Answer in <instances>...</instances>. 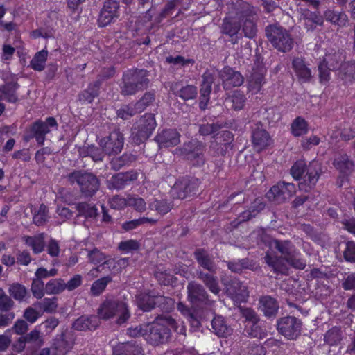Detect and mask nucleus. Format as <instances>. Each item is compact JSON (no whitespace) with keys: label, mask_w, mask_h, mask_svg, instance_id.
Masks as SVG:
<instances>
[{"label":"nucleus","mask_w":355,"mask_h":355,"mask_svg":"<svg viewBox=\"0 0 355 355\" xmlns=\"http://www.w3.org/2000/svg\"><path fill=\"white\" fill-rule=\"evenodd\" d=\"M149 71L146 69H131L123 72L119 83L123 96H133L148 88Z\"/></svg>","instance_id":"f257e3e1"},{"label":"nucleus","mask_w":355,"mask_h":355,"mask_svg":"<svg viewBox=\"0 0 355 355\" xmlns=\"http://www.w3.org/2000/svg\"><path fill=\"white\" fill-rule=\"evenodd\" d=\"M176 321L171 316H157L148 330L147 340L153 345H157L167 343L171 336V329L177 330Z\"/></svg>","instance_id":"f03ea898"},{"label":"nucleus","mask_w":355,"mask_h":355,"mask_svg":"<svg viewBox=\"0 0 355 355\" xmlns=\"http://www.w3.org/2000/svg\"><path fill=\"white\" fill-rule=\"evenodd\" d=\"M271 247L277 250L282 256L272 257L267 253L264 257L266 263L276 273H285L288 270L285 262L297 251L295 246L289 241L275 239L271 243Z\"/></svg>","instance_id":"7ed1b4c3"},{"label":"nucleus","mask_w":355,"mask_h":355,"mask_svg":"<svg viewBox=\"0 0 355 355\" xmlns=\"http://www.w3.org/2000/svg\"><path fill=\"white\" fill-rule=\"evenodd\" d=\"M67 181L76 184L81 194L85 198H92L100 188V180L93 173L86 170H74L67 175Z\"/></svg>","instance_id":"20e7f679"},{"label":"nucleus","mask_w":355,"mask_h":355,"mask_svg":"<svg viewBox=\"0 0 355 355\" xmlns=\"http://www.w3.org/2000/svg\"><path fill=\"white\" fill-rule=\"evenodd\" d=\"M265 31L267 38L279 51L286 53L293 49V40L285 28L276 25H270L266 27Z\"/></svg>","instance_id":"39448f33"},{"label":"nucleus","mask_w":355,"mask_h":355,"mask_svg":"<svg viewBox=\"0 0 355 355\" xmlns=\"http://www.w3.org/2000/svg\"><path fill=\"white\" fill-rule=\"evenodd\" d=\"M156 125L154 115L145 114L134 124L132 128V141L139 145L146 141L152 135Z\"/></svg>","instance_id":"423d86ee"},{"label":"nucleus","mask_w":355,"mask_h":355,"mask_svg":"<svg viewBox=\"0 0 355 355\" xmlns=\"http://www.w3.org/2000/svg\"><path fill=\"white\" fill-rule=\"evenodd\" d=\"M98 314L105 320L117 315L118 324L124 323L130 317L125 303L114 299L105 300L99 309Z\"/></svg>","instance_id":"0eeeda50"},{"label":"nucleus","mask_w":355,"mask_h":355,"mask_svg":"<svg viewBox=\"0 0 355 355\" xmlns=\"http://www.w3.org/2000/svg\"><path fill=\"white\" fill-rule=\"evenodd\" d=\"M200 181L197 178H182L178 180L171 189V196L176 199H185L196 194Z\"/></svg>","instance_id":"6e6552de"},{"label":"nucleus","mask_w":355,"mask_h":355,"mask_svg":"<svg viewBox=\"0 0 355 355\" xmlns=\"http://www.w3.org/2000/svg\"><path fill=\"white\" fill-rule=\"evenodd\" d=\"M58 123L54 117H47L45 121L37 120L34 122L30 130L29 136L26 140L35 138L38 144L42 145L45 141V136L51 132L52 128L57 129Z\"/></svg>","instance_id":"1a4fd4ad"},{"label":"nucleus","mask_w":355,"mask_h":355,"mask_svg":"<svg viewBox=\"0 0 355 355\" xmlns=\"http://www.w3.org/2000/svg\"><path fill=\"white\" fill-rule=\"evenodd\" d=\"M302 322L294 316H286L277 320V330L279 334L289 340H295L302 331Z\"/></svg>","instance_id":"9d476101"},{"label":"nucleus","mask_w":355,"mask_h":355,"mask_svg":"<svg viewBox=\"0 0 355 355\" xmlns=\"http://www.w3.org/2000/svg\"><path fill=\"white\" fill-rule=\"evenodd\" d=\"M119 2L116 0H105L97 20L100 27H105L114 22L119 17Z\"/></svg>","instance_id":"9b49d317"},{"label":"nucleus","mask_w":355,"mask_h":355,"mask_svg":"<svg viewBox=\"0 0 355 355\" xmlns=\"http://www.w3.org/2000/svg\"><path fill=\"white\" fill-rule=\"evenodd\" d=\"M175 153L184 156L193 162V165L200 166L205 162L203 147L196 141L184 143L182 147L175 149Z\"/></svg>","instance_id":"f8f14e48"},{"label":"nucleus","mask_w":355,"mask_h":355,"mask_svg":"<svg viewBox=\"0 0 355 355\" xmlns=\"http://www.w3.org/2000/svg\"><path fill=\"white\" fill-rule=\"evenodd\" d=\"M100 146L106 155H111L120 153L124 145L123 135L116 129L107 137H105L100 141Z\"/></svg>","instance_id":"ddd939ff"},{"label":"nucleus","mask_w":355,"mask_h":355,"mask_svg":"<svg viewBox=\"0 0 355 355\" xmlns=\"http://www.w3.org/2000/svg\"><path fill=\"white\" fill-rule=\"evenodd\" d=\"M295 192V187L293 184L282 182L272 187L267 193L266 197L271 202L281 204L290 198Z\"/></svg>","instance_id":"4468645a"},{"label":"nucleus","mask_w":355,"mask_h":355,"mask_svg":"<svg viewBox=\"0 0 355 355\" xmlns=\"http://www.w3.org/2000/svg\"><path fill=\"white\" fill-rule=\"evenodd\" d=\"M322 173L321 164L316 160L311 162L303 177V182L299 184L300 189L308 191L313 188Z\"/></svg>","instance_id":"2eb2a0df"},{"label":"nucleus","mask_w":355,"mask_h":355,"mask_svg":"<svg viewBox=\"0 0 355 355\" xmlns=\"http://www.w3.org/2000/svg\"><path fill=\"white\" fill-rule=\"evenodd\" d=\"M272 138L269 133L263 128L261 123L254 124L252 128V142L254 148L261 151L272 144Z\"/></svg>","instance_id":"dca6fc26"},{"label":"nucleus","mask_w":355,"mask_h":355,"mask_svg":"<svg viewBox=\"0 0 355 355\" xmlns=\"http://www.w3.org/2000/svg\"><path fill=\"white\" fill-rule=\"evenodd\" d=\"M188 300L193 304L198 302L209 304V295L202 285L194 281L188 283L187 286Z\"/></svg>","instance_id":"f3484780"},{"label":"nucleus","mask_w":355,"mask_h":355,"mask_svg":"<svg viewBox=\"0 0 355 355\" xmlns=\"http://www.w3.org/2000/svg\"><path fill=\"white\" fill-rule=\"evenodd\" d=\"M227 294L236 302H245L249 296L248 287L239 279H231L226 284Z\"/></svg>","instance_id":"a211bd4d"},{"label":"nucleus","mask_w":355,"mask_h":355,"mask_svg":"<svg viewBox=\"0 0 355 355\" xmlns=\"http://www.w3.org/2000/svg\"><path fill=\"white\" fill-rule=\"evenodd\" d=\"M219 77L222 80L223 87L225 89L239 87L244 81V78L240 72L235 71L229 67L223 68L219 72Z\"/></svg>","instance_id":"6ab92c4d"},{"label":"nucleus","mask_w":355,"mask_h":355,"mask_svg":"<svg viewBox=\"0 0 355 355\" xmlns=\"http://www.w3.org/2000/svg\"><path fill=\"white\" fill-rule=\"evenodd\" d=\"M137 178V173L133 171L118 173L107 182V187L110 189L121 190L130 184V182L136 180Z\"/></svg>","instance_id":"aec40b11"},{"label":"nucleus","mask_w":355,"mask_h":355,"mask_svg":"<svg viewBox=\"0 0 355 355\" xmlns=\"http://www.w3.org/2000/svg\"><path fill=\"white\" fill-rule=\"evenodd\" d=\"M155 140L159 148L173 147L180 144V134L175 129H166L159 132Z\"/></svg>","instance_id":"412c9836"},{"label":"nucleus","mask_w":355,"mask_h":355,"mask_svg":"<svg viewBox=\"0 0 355 355\" xmlns=\"http://www.w3.org/2000/svg\"><path fill=\"white\" fill-rule=\"evenodd\" d=\"M193 257L199 266L211 273H216L217 266L214 257L205 248H196Z\"/></svg>","instance_id":"4be33fe9"},{"label":"nucleus","mask_w":355,"mask_h":355,"mask_svg":"<svg viewBox=\"0 0 355 355\" xmlns=\"http://www.w3.org/2000/svg\"><path fill=\"white\" fill-rule=\"evenodd\" d=\"M300 17L307 31H313L318 26H321L324 23L323 17L318 12H313L306 8L301 9Z\"/></svg>","instance_id":"5701e85b"},{"label":"nucleus","mask_w":355,"mask_h":355,"mask_svg":"<svg viewBox=\"0 0 355 355\" xmlns=\"http://www.w3.org/2000/svg\"><path fill=\"white\" fill-rule=\"evenodd\" d=\"M100 318L96 315H83L73 323V328L77 331L95 330L100 324Z\"/></svg>","instance_id":"b1692460"},{"label":"nucleus","mask_w":355,"mask_h":355,"mask_svg":"<svg viewBox=\"0 0 355 355\" xmlns=\"http://www.w3.org/2000/svg\"><path fill=\"white\" fill-rule=\"evenodd\" d=\"M113 355H144L142 347L136 342L119 343L113 348Z\"/></svg>","instance_id":"393cba45"},{"label":"nucleus","mask_w":355,"mask_h":355,"mask_svg":"<svg viewBox=\"0 0 355 355\" xmlns=\"http://www.w3.org/2000/svg\"><path fill=\"white\" fill-rule=\"evenodd\" d=\"M259 308L267 318L275 317L279 310L276 299L270 295H263L259 298Z\"/></svg>","instance_id":"a878e982"},{"label":"nucleus","mask_w":355,"mask_h":355,"mask_svg":"<svg viewBox=\"0 0 355 355\" xmlns=\"http://www.w3.org/2000/svg\"><path fill=\"white\" fill-rule=\"evenodd\" d=\"M233 7L235 9L234 12L239 21L246 18H252L257 14V10L254 6L242 0H236L233 3Z\"/></svg>","instance_id":"bb28decb"},{"label":"nucleus","mask_w":355,"mask_h":355,"mask_svg":"<svg viewBox=\"0 0 355 355\" xmlns=\"http://www.w3.org/2000/svg\"><path fill=\"white\" fill-rule=\"evenodd\" d=\"M292 67L301 82L307 83L311 80V71L302 58H295L292 62Z\"/></svg>","instance_id":"cd10ccee"},{"label":"nucleus","mask_w":355,"mask_h":355,"mask_svg":"<svg viewBox=\"0 0 355 355\" xmlns=\"http://www.w3.org/2000/svg\"><path fill=\"white\" fill-rule=\"evenodd\" d=\"M214 273L205 272L202 270H197V278L200 279L214 294L218 295L220 288L218 285V278L214 275Z\"/></svg>","instance_id":"c85d7f7f"},{"label":"nucleus","mask_w":355,"mask_h":355,"mask_svg":"<svg viewBox=\"0 0 355 355\" xmlns=\"http://www.w3.org/2000/svg\"><path fill=\"white\" fill-rule=\"evenodd\" d=\"M333 165L344 175H349L354 169V162L346 154L338 155L334 159Z\"/></svg>","instance_id":"c756f323"},{"label":"nucleus","mask_w":355,"mask_h":355,"mask_svg":"<svg viewBox=\"0 0 355 355\" xmlns=\"http://www.w3.org/2000/svg\"><path fill=\"white\" fill-rule=\"evenodd\" d=\"M101 85V80H96L90 83L87 89L78 94V100L83 103H92L94 98L98 96Z\"/></svg>","instance_id":"7c9ffc66"},{"label":"nucleus","mask_w":355,"mask_h":355,"mask_svg":"<svg viewBox=\"0 0 355 355\" xmlns=\"http://www.w3.org/2000/svg\"><path fill=\"white\" fill-rule=\"evenodd\" d=\"M180 83H175L171 87V89L176 96L180 97L183 100L187 101L193 99L197 96L198 90L196 87L190 85L180 87Z\"/></svg>","instance_id":"2f4dec72"},{"label":"nucleus","mask_w":355,"mask_h":355,"mask_svg":"<svg viewBox=\"0 0 355 355\" xmlns=\"http://www.w3.org/2000/svg\"><path fill=\"white\" fill-rule=\"evenodd\" d=\"M211 326L214 332L219 337H225L232 332L231 327L226 324L222 316L214 317L211 320Z\"/></svg>","instance_id":"473e14b6"},{"label":"nucleus","mask_w":355,"mask_h":355,"mask_svg":"<svg viewBox=\"0 0 355 355\" xmlns=\"http://www.w3.org/2000/svg\"><path fill=\"white\" fill-rule=\"evenodd\" d=\"M324 16L327 21L340 27L345 26L348 21V17L344 12L327 10L324 12Z\"/></svg>","instance_id":"72a5a7b5"},{"label":"nucleus","mask_w":355,"mask_h":355,"mask_svg":"<svg viewBox=\"0 0 355 355\" xmlns=\"http://www.w3.org/2000/svg\"><path fill=\"white\" fill-rule=\"evenodd\" d=\"M4 100L8 103H16L19 98L17 94V90L19 85L15 82H9L1 86Z\"/></svg>","instance_id":"f704fd0d"},{"label":"nucleus","mask_w":355,"mask_h":355,"mask_svg":"<svg viewBox=\"0 0 355 355\" xmlns=\"http://www.w3.org/2000/svg\"><path fill=\"white\" fill-rule=\"evenodd\" d=\"M340 77L345 85L355 83V62H347L342 65Z\"/></svg>","instance_id":"c9c22d12"},{"label":"nucleus","mask_w":355,"mask_h":355,"mask_svg":"<svg viewBox=\"0 0 355 355\" xmlns=\"http://www.w3.org/2000/svg\"><path fill=\"white\" fill-rule=\"evenodd\" d=\"M136 160V157L131 153H124L118 157H114L110 162L111 168L119 171L122 167L129 166Z\"/></svg>","instance_id":"e433bc0d"},{"label":"nucleus","mask_w":355,"mask_h":355,"mask_svg":"<svg viewBox=\"0 0 355 355\" xmlns=\"http://www.w3.org/2000/svg\"><path fill=\"white\" fill-rule=\"evenodd\" d=\"M202 80L200 90V96L203 98L209 97L212 84L214 81L215 74L207 70L202 76Z\"/></svg>","instance_id":"4c0bfd02"},{"label":"nucleus","mask_w":355,"mask_h":355,"mask_svg":"<svg viewBox=\"0 0 355 355\" xmlns=\"http://www.w3.org/2000/svg\"><path fill=\"white\" fill-rule=\"evenodd\" d=\"M345 60V56L342 51H337L325 55L323 62L329 67V69H336Z\"/></svg>","instance_id":"58836bf2"},{"label":"nucleus","mask_w":355,"mask_h":355,"mask_svg":"<svg viewBox=\"0 0 355 355\" xmlns=\"http://www.w3.org/2000/svg\"><path fill=\"white\" fill-rule=\"evenodd\" d=\"M148 207L150 209L156 211L157 214L163 216L171 210L173 203L166 199H155L148 204Z\"/></svg>","instance_id":"ea45409f"},{"label":"nucleus","mask_w":355,"mask_h":355,"mask_svg":"<svg viewBox=\"0 0 355 355\" xmlns=\"http://www.w3.org/2000/svg\"><path fill=\"white\" fill-rule=\"evenodd\" d=\"M76 208L79 216H83L86 218H95L98 215V209L95 205L85 202H79L76 205Z\"/></svg>","instance_id":"a19ab883"},{"label":"nucleus","mask_w":355,"mask_h":355,"mask_svg":"<svg viewBox=\"0 0 355 355\" xmlns=\"http://www.w3.org/2000/svg\"><path fill=\"white\" fill-rule=\"evenodd\" d=\"M343 339L342 331L340 327H334L324 335V341L330 346H336L340 343Z\"/></svg>","instance_id":"79ce46f5"},{"label":"nucleus","mask_w":355,"mask_h":355,"mask_svg":"<svg viewBox=\"0 0 355 355\" xmlns=\"http://www.w3.org/2000/svg\"><path fill=\"white\" fill-rule=\"evenodd\" d=\"M264 81V69L254 70L249 80V86L252 91L257 92L261 90Z\"/></svg>","instance_id":"37998d69"},{"label":"nucleus","mask_w":355,"mask_h":355,"mask_svg":"<svg viewBox=\"0 0 355 355\" xmlns=\"http://www.w3.org/2000/svg\"><path fill=\"white\" fill-rule=\"evenodd\" d=\"M137 304L144 311H150L156 306V295L141 294L137 299Z\"/></svg>","instance_id":"c03bdc74"},{"label":"nucleus","mask_w":355,"mask_h":355,"mask_svg":"<svg viewBox=\"0 0 355 355\" xmlns=\"http://www.w3.org/2000/svg\"><path fill=\"white\" fill-rule=\"evenodd\" d=\"M240 24L245 37L252 39L257 35V26L254 17L246 18L243 21H240Z\"/></svg>","instance_id":"a18cd8bd"},{"label":"nucleus","mask_w":355,"mask_h":355,"mask_svg":"<svg viewBox=\"0 0 355 355\" xmlns=\"http://www.w3.org/2000/svg\"><path fill=\"white\" fill-rule=\"evenodd\" d=\"M64 290V281L61 278L51 279L45 284V292L49 295H58Z\"/></svg>","instance_id":"49530a36"},{"label":"nucleus","mask_w":355,"mask_h":355,"mask_svg":"<svg viewBox=\"0 0 355 355\" xmlns=\"http://www.w3.org/2000/svg\"><path fill=\"white\" fill-rule=\"evenodd\" d=\"M49 209L44 204H41L39 209L35 210L33 217V222L37 226H43L49 220Z\"/></svg>","instance_id":"de8ad7c7"},{"label":"nucleus","mask_w":355,"mask_h":355,"mask_svg":"<svg viewBox=\"0 0 355 355\" xmlns=\"http://www.w3.org/2000/svg\"><path fill=\"white\" fill-rule=\"evenodd\" d=\"M48 51L42 49L35 53L31 61V67L35 71H42L44 69L47 60Z\"/></svg>","instance_id":"09e8293b"},{"label":"nucleus","mask_w":355,"mask_h":355,"mask_svg":"<svg viewBox=\"0 0 355 355\" xmlns=\"http://www.w3.org/2000/svg\"><path fill=\"white\" fill-rule=\"evenodd\" d=\"M8 293L15 300L21 302L26 298L28 291L24 285L19 283H13L8 288Z\"/></svg>","instance_id":"8fccbe9b"},{"label":"nucleus","mask_w":355,"mask_h":355,"mask_svg":"<svg viewBox=\"0 0 355 355\" xmlns=\"http://www.w3.org/2000/svg\"><path fill=\"white\" fill-rule=\"evenodd\" d=\"M112 281V278L110 276H105L96 280L91 286V294L94 296H98L101 295L104 291L107 284Z\"/></svg>","instance_id":"3c124183"},{"label":"nucleus","mask_w":355,"mask_h":355,"mask_svg":"<svg viewBox=\"0 0 355 355\" xmlns=\"http://www.w3.org/2000/svg\"><path fill=\"white\" fill-rule=\"evenodd\" d=\"M308 132V123L302 117H297L291 124V132L295 137H300Z\"/></svg>","instance_id":"603ef678"},{"label":"nucleus","mask_w":355,"mask_h":355,"mask_svg":"<svg viewBox=\"0 0 355 355\" xmlns=\"http://www.w3.org/2000/svg\"><path fill=\"white\" fill-rule=\"evenodd\" d=\"M158 221V219H155L148 217H141L138 219L132 220L130 221L125 222L122 225V227L125 231L133 230L139 226L143 225L146 223L155 224Z\"/></svg>","instance_id":"864d4df0"},{"label":"nucleus","mask_w":355,"mask_h":355,"mask_svg":"<svg viewBox=\"0 0 355 355\" xmlns=\"http://www.w3.org/2000/svg\"><path fill=\"white\" fill-rule=\"evenodd\" d=\"M223 136L227 139V141L224 144H218L217 142L211 143L210 148L215 150V152L218 155H225L227 153V150L230 146V142L229 141H232V135L230 131H225L223 132Z\"/></svg>","instance_id":"5fc2aeb1"},{"label":"nucleus","mask_w":355,"mask_h":355,"mask_svg":"<svg viewBox=\"0 0 355 355\" xmlns=\"http://www.w3.org/2000/svg\"><path fill=\"white\" fill-rule=\"evenodd\" d=\"M155 101V94L153 92H147L135 104L136 110L139 113L143 112L147 107L150 106Z\"/></svg>","instance_id":"6e6d98bb"},{"label":"nucleus","mask_w":355,"mask_h":355,"mask_svg":"<svg viewBox=\"0 0 355 355\" xmlns=\"http://www.w3.org/2000/svg\"><path fill=\"white\" fill-rule=\"evenodd\" d=\"M52 348L56 351L57 355H65L71 349V346L65 339L64 335L62 334L60 338L54 340Z\"/></svg>","instance_id":"4d7b16f0"},{"label":"nucleus","mask_w":355,"mask_h":355,"mask_svg":"<svg viewBox=\"0 0 355 355\" xmlns=\"http://www.w3.org/2000/svg\"><path fill=\"white\" fill-rule=\"evenodd\" d=\"M241 27L240 22H233L228 19H225L222 24V32L230 37H233L239 33Z\"/></svg>","instance_id":"13d9d810"},{"label":"nucleus","mask_w":355,"mask_h":355,"mask_svg":"<svg viewBox=\"0 0 355 355\" xmlns=\"http://www.w3.org/2000/svg\"><path fill=\"white\" fill-rule=\"evenodd\" d=\"M14 306V300L0 287V311L13 312Z\"/></svg>","instance_id":"bf43d9fd"},{"label":"nucleus","mask_w":355,"mask_h":355,"mask_svg":"<svg viewBox=\"0 0 355 355\" xmlns=\"http://www.w3.org/2000/svg\"><path fill=\"white\" fill-rule=\"evenodd\" d=\"M36 306L42 309L44 312L53 313L58 308L57 298H44L42 301L35 304Z\"/></svg>","instance_id":"052dcab7"},{"label":"nucleus","mask_w":355,"mask_h":355,"mask_svg":"<svg viewBox=\"0 0 355 355\" xmlns=\"http://www.w3.org/2000/svg\"><path fill=\"white\" fill-rule=\"evenodd\" d=\"M174 300L164 295H156V306L164 312H170L174 307Z\"/></svg>","instance_id":"680f3d73"},{"label":"nucleus","mask_w":355,"mask_h":355,"mask_svg":"<svg viewBox=\"0 0 355 355\" xmlns=\"http://www.w3.org/2000/svg\"><path fill=\"white\" fill-rule=\"evenodd\" d=\"M343 258L347 262L355 263V242L352 241L343 243Z\"/></svg>","instance_id":"e2e57ef3"},{"label":"nucleus","mask_w":355,"mask_h":355,"mask_svg":"<svg viewBox=\"0 0 355 355\" xmlns=\"http://www.w3.org/2000/svg\"><path fill=\"white\" fill-rule=\"evenodd\" d=\"M128 206L132 207L138 212H144L146 209V203L145 200L138 196H128Z\"/></svg>","instance_id":"0e129e2a"},{"label":"nucleus","mask_w":355,"mask_h":355,"mask_svg":"<svg viewBox=\"0 0 355 355\" xmlns=\"http://www.w3.org/2000/svg\"><path fill=\"white\" fill-rule=\"evenodd\" d=\"M308 166L304 160H298L291 168V174L295 180H300L306 172Z\"/></svg>","instance_id":"69168bd1"},{"label":"nucleus","mask_w":355,"mask_h":355,"mask_svg":"<svg viewBox=\"0 0 355 355\" xmlns=\"http://www.w3.org/2000/svg\"><path fill=\"white\" fill-rule=\"evenodd\" d=\"M31 291L35 297L41 299L44 295V293H46L44 282L39 279L34 278L31 284Z\"/></svg>","instance_id":"338daca9"},{"label":"nucleus","mask_w":355,"mask_h":355,"mask_svg":"<svg viewBox=\"0 0 355 355\" xmlns=\"http://www.w3.org/2000/svg\"><path fill=\"white\" fill-rule=\"evenodd\" d=\"M245 97L243 94L239 91H235L234 94L230 97V101L232 103V107L235 110H240L243 108Z\"/></svg>","instance_id":"774afa93"}]
</instances>
